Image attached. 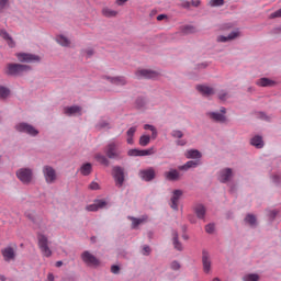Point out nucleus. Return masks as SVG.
I'll use <instances>...</instances> for the list:
<instances>
[{"instance_id": "obj_45", "label": "nucleus", "mask_w": 281, "mask_h": 281, "mask_svg": "<svg viewBox=\"0 0 281 281\" xmlns=\"http://www.w3.org/2000/svg\"><path fill=\"white\" fill-rule=\"evenodd\" d=\"M135 133H137V127H131L127 131L126 135H127V137H134Z\"/></svg>"}, {"instance_id": "obj_8", "label": "nucleus", "mask_w": 281, "mask_h": 281, "mask_svg": "<svg viewBox=\"0 0 281 281\" xmlns=\"http://www.w3.org/2000/svg\"><path fill=\"white\" fill-rule=\"evenodd\" d=\"M113 177H114L115 186L117 188H122V186H124V168L120 166L113 167Z\"/></svg>"}, {"instance_id": "obj_61", "label": "nucleus", "mask_w": 281, "mask_h": 281, "mask_svg": "<svg viewBox=\"0 0 281 281\" xmlns=\"http://www.w3.org/2000/svg\"><path fill=\"white\" fill-rule=\"evenodd\" d=\"M226 97H227L226 93H220V100H225Z\"/></svg>"}, {"instance_id": "obj_35", "label": "nucleus", "mask_w": 281, "mask_h": 281, "mask_svg": "<svg viewBox=\"0 0 281 281\" xmlns=\"http://www.w3.org/2000/svg\"><path fill=\"white\" fill-rule=\"evenodd\" d=\"M150 144V136L149 135H143L139 138V146H148Z\"/></svg>"}, {"instance_id": "obj_34", "label": "nucleus", "mask_w": 281, "mask_h": 281, "mask_svg": "<svg viewBox=\"0 0 281 281\" xmlns=\"http://www.w3.org/2000/svg\"><path fill=\"white\" fill-rule=\"evenodd\" d=\"M94 159H97L99 164H102V166H109V159L102 154H97Z\"/></svg>"}, {"instance_id": "obj_55", "label": "nucleus", "mask_w": 281, "mask_h": 281, "mask_svg": "<svg viewBox=\"0 0 281 281\" xmlns=\"http://www.w3.org/2000/svg\"><path fill=\"white\" fill-rule=\"evenodd\" d=\"M27 218H30L33 223H36V218H34V216H32V214L26 213Z\"/></svg>"}, {"instance_id": "obj_3", "label": "nucleus", "mask_w": 281, "mask_h": 281, "mask_svg": "<svg viewBox=\"0 0 281 281\" xmlns=\"http://www.w3.org/2000/svg\"><path fill=\"white\" fill-rule=\"evenodd\" d=\"M104 153L109 159H120V155H122V150H120V143L110 142L105 146Z\"/></svg>"}, {"instance_id": "obj_40", "label": "nucleus", "mask_w": 281, "mask_h": 281, "mask_svg": "<svg viewBox=\"0 0 281 281\" xmlns=\"http://www.w3.org/2000/svg\"><path fill=\"white\" fill-rule=\"evenodd\" d=\"M131 221H132V227L133 228H135V227H137V225H142V223H144V220L135 218V217H132Z\"/></svg>"}, {"instance_id": "obj_37", "label": "nucleus", "mask_w": 281, "mask_h": 281, "mask_svg": "<svg viewBox=\"0 0 281 281\" xmlns=\"http://www.w3.org/2000/svg\"><path fill=\"white\" fill-rule=\"evenodd\" d=\"M210 5L211 8H218L221 5H225V0H211Z\"/></svg>"}, {"instance_id": "obj_31", "label": "nucleus", "mask_w": 281, "mask_h": 281, "mask_svg": "<svg viewBox=\"0 0 281 281\" xmlns=\"http://www.w3.org/2000/svg\"><path fill=\"white\" fill-rule=\"evenodd\" d=\"M198 218H205V206L198 204L194 209Z\"/></svg>"}, {"instance_id": "obj_5", "label": "nucleus", "mask_w": 281, "mask_h": 281, "mask_svg": "<svg viewBox=\"0 0 281 281\" xmlns=\"http://www.w3.org/2000/svg\"><path fill=\"white\" fill-rule=\"evenodd\" d=\"M81 260L87 267H100V259L88 250L81 254Z\"/></svg>"}, {"instance_id": "obj_63", "label": "nucleus", "mask_w": 281, "mask_h": 281, "mask_svg": "<svg viewBox=\"0 0 281 281\" xmlns=\"http://www.w3.org/2000/svg\"><path fill=\"white\" fill-rule=\"evenodd\" d=\"M0 280H1V281H5V276L1 274V276H0Z\"/></svg>"}, {"instance_id": "obj_58", "label": "nucleus", "mask_w": 281, "mask_h": 281, "mask_svg": "<svg viewBox=\"0 0 281 281\" xmlns=\"http://www.w3.org/2000/svg\"><path fill=\"white\" fill-rule=\"evenodd\" d=\"M87 56H93V49L89 48L86 50Z\"/></svg>"}, {"instance_id": "obj_15", "label": "nucleus", "mask_w": 281, "mask_h": 281, "mask_svg": "<svg viewBox=\"0 0 281 281\" xmlns=\"http://www.w3.org/2000/svg\"><path fill=\"white\" fill-rule=\"evenodd\" d=\"M240 36V32L234 31L228 36L220 35L217 36V43H227V41H234L235 38H238Z\"/></svg>"}, {"instance_id": "obj_7", "label": "nucleus", "mask_w": 281, "mask_h": 281, "mask_svg": "<svg viewBox=\"0 0 281 281\" xmlns=\"http://www.w3.org/2000/svg\"><path fill=\"white\" fill-rule=\"evenodd\" d=\"M15 130L19 133H26V135H32L33 137H36V135H38V131L27 123H19L18 125H15Z\"/></svg>"}, {"instance_id": "obj_62", "label": "nucleus", "mask_w": 281, "mask_h": 281, "mask_svg": "<svg viewBox=\"0 0 281 281\" xmlns=\"http://www.w3.org/2000/svg\"><path fill=\"white\" fill-rule=\"evenodd\" d=\"M63 265V261H57L56 263H55V267H60Z\"/></svg>"}, {"instance_id": "obj_48", "label": "nucleus", "mask_w": 281, "mask_h": 281, "mask_svg": "<svg viewBox=\"0 0 281 281\" xmlns=\"http://www.w3.org/2000/svg\"><path fill=\"white\" fill-rule=\"evenodd\" d=\"M143 256H150V247L149 246L143 247Z\"/></svg>"}, {"instance_id": "obj_38", "label": "nucleus", "mask_w": 281, "mask_h": 281, "mask_svg": "<svg viewBox=\"0 0 281 281\" xmlns=\"http://www.w3.org/2000/svg\"><path fill=\"white\" fill-rule=\"evenodd\" d=\"M245 221L248 225H256V215L248 214Z\"/></svg>"}, {"instance_id": "obj_46", "label": "nucleus", "mask_w": 281, "mask_h": 281, "mask_svg": "<svg viewBox=\"0 0 281 281\" xmlns=\"http://www.w3.org/2000/svg\"><path fill=\"white\" fill-rule=\"evenodd\" d=\"M206 234H214V224H209L205 226Z\"/></svg>"}, {"instance_id": "obj_32", "label": "nucleus", "mask_w": 281, "mask_h": 281, "mask_svg": "<svg viewBox=\"0 0 281 281\" xmlns=\"http://www.w3.org/2000/svg\"><path fill=\"white\" fill-rule=\"evenodd\" d=\"M155 155V148L150 147L149 149H138V157H148Z\"/></svg>"}, {"instance_id": "obj_6", "label": "nucleus", "mask_w": 281, "mask_h": 281, "mask_svg": "<svg viewBox=\"0 0 281 281\" xmlns=\"http://www.w3.org/2000/svg\"><path fill=\"white\" fill-rule=\"evenodd\" d=\"M43 175L46 183H55L56 179H58V176L56 175V169H54L52 166H44Z\"/></svg>"}, {"instance_id": "obj_51", "label": "nucleus", "mask_w": 281, "mask_h": 281, "mask_svg": "<svg viewBox=\"0 0 281 281\" xmlns=\"http://www.w3.org/2000/svg\"><path fill=\"white\" fill-rule=\"evenodd\" d=\"M111 271L115 274L120 273V266H112Z\"/></svg>"}, {"instance_id": "obj_4", "label": "nucleus", "mask_w": 281, "mask_h": 281, "mask_svg": "<svg viewBox=\"0 0 281 281\" xmlns=\"http://www.w3.org/2000/svg\"><path fill=\"white\" fill-rule=\"evenodd\" d=\"M16 177L24 186H30L34 179V172L30 168H21L16 171Z\"/></svg>"}, {"instance_id": "obj_54", "label": "nucleus", "mask_w": 281, "mask_h": 281, "mask_svg": "<svg viewBox=\"0 0 281 281\" xmlns=\"http://www.w3.org/2000/svg\"><path fill=\"white\" fill-rule=\"evenodd\" d=\"M151 137L153 139H157V128L154 127V130H151Z\"/></svg>"}, {"instance_id": "obj_52", "label": "nucleus", "mask_w": 281, "mask_h": 281, "mask_svg": "<svg viewBox=\"0 0 281 281\" xmlns=\"http://www.w3.org/2000/svg\"><path fill=\"white\" fill-rule=\"evenodd\" d=\"M144 130H145V131H155V126L149 125V124H145V125H144Z\"/></svg>"}, {"instance_id": "obj_13", "label": "nucleus", "mask_w": 281, "mask_h": 281, "mask_svg": "<svg viewBox=\"0 0 281 281\" xmlns=\"http://www.w3.org/2000/svg\"><path fill=\"white\" fill-rule=\"evenodd\" d=\"M106 205V202L104 200H97L93 204H89L86 206V210L88 212H98V210H102Z\"/></svg>"}, {"instance_id": "obj_20", "label": "nucleus", "mask_w": 281, "mask_h": 281, "mask_svg": "<svg viewBox=\"0 0 281 281\" xmlns=\"http://www.w3.org/2000/svg\"><path fill=\"white\" fill-rule=\"evenodd\" d=\"M196 90L205 97L214 95V88L210 86H196Z\"/></svg>"}, {"instance_id": "obj_18", "label": "nucleus", "mask_w": 281, "mask_h": 281, "mask_svg": "<svg viewBox=\"0 0 281 281\" xmlns=\"http://www.w3.org/2000/svg\"><path fill=\"white\" fill-rule=\"evenodd\" d=\"M2 256L7 262H10V260H14V258H15L14 248L7 247V248L2 249Z\"/></svg>"}, {"instance_id": "obj_26", "label": "nucleus", "mask_w": 281, "mask_h": 281, "mask_svg": "<svg viewBox=\"0 0 281 281\" xmlns=\"http://www.w3.org/2000/svg\"><path fill=\"white\" fill-rule=\"evenodd\" d=\"M199 164V160H189L184 165L180 166L179 170H190V168H196Z\"/></svg>"}, {"instance_id": "obj_42", "label": "nucleus", "mask_w": 281, "mask_h": 281, "mask_svg": "<svg viewBox=\"0 0 281 281\" xmlns=\"http://www.w3.org/2000/svg\"><path fill=\"white\" fill-rule=\"evenodd\" d=\"M170 269H172V271H179V269H181V263H179V261H172L170 263Z\"/></svg>"}, {"instance_id": "obj_41", "label": "nucleus", "mask_w": 281, "mask_h": 281, "mask_svg": "<svg viewBox=\"0 0 281 281\" xmlns=\"http://www.w3.org/2000/svg\"><path fill=\"white\" fill-rule=\"evenodd\" d=\"M258 274H248L244 277V281H258Z\"/></svg>"}, {"instance_id": "obj_16", "label": "nucleus", "mask_w": 281, "mask_h": 281, "mask_svg": "<svg viewBox=\"0 0 281 281\" xmlns=\"http://www.w3.org/2000/svg\"><path fill=\"white\" fill-rule=\"evenodd\" d=\"M81 112H82V108L78 105L64 108L65 115H81L82 114Z\"/></svg>"}, {"instance_id": "obj_59", "label": "nucleus", "mask_w": 281, "mask_h": 281, "mask_svg": "<svg viewBox=\"0 0 281 281\" xmlns=\"http://www.w3.org/2000/svg\"><path fill=\"white\" fill-rule=\"evenodd\" d=\"M128 0H116L117 5H124Z\"/></svg>"}, {"instance_id": "obj_50", "label": "nucleus", "mask_w": 281, "mask_h": 281, "mask_svg": "<svg viewBox=\"0 0 281 281\" xmlns=\"http://www.w3.org/2000/svg\"><path fill=\"white\" fill-rule=\"evenodd\" d=\"M191 5H193V8H199L201 5V0H192Z\"/></svg>"}, {"instance_id": "obj_56", "label": "nucleus", "mask_w": 281, "mask_h": 281, "mask_svg": "<svg viewBox=\"0 0 281 281\" xmlns=\"http://www.w3.org/2000/svg\"><path fill=\"white\" fill-rule=\"evenodd\" d=\"M191 5H192V2H184V3H182V8H191Z\"/></svg>"}, {"instance_id": "obj_60", "label": "nucleus", "mask_w": 281, "mask_h": 281, "mask_svg": "<svg viewBox=\"0 0 281 281\" xmlns=\"http://www.w3.org/2000/svg\"><path fill=\"white\" fill-rule=\"evenodd\" d=\"M127 144L133 145V136H127Z\"/></svg>"}, {"instance_id": "obj_43", "label": "nucleus", "mask_w": 281, "mask_h": 281, "mask_svg": "<svg viewBox=\"0 0 281 281\" xmlns=\"http://www.w3.org/2000/svg\"><path fill=\"white\" fill-rule=\"evenodd\" d=\"M196 32V29L192 25H188L184 27V34H194Z\"/></svg>"}, {"instance_id": "obj_36", "label": "nucleus", "mask_w": 281, "mask_h": 281, "mask_svg": "<svg viewBox=\"0 0 281 281\" xmlns=\"http://www.w3.org/2000/svg\"><path fill=\"white\" fill-rule=\"evenodd\" d=\"M10 95V89L0 86V98L5 99Z\"/></svg>"}, {"instance_id": "obj_23", "label": "nucleus", "mask_w": 281, "mask_h": 281, "mask_svg": "<svg viewBox=\"0 0 281 281\" xmlns=\"http://www.w3.org/2000/svg\"><path fill=\"white\" fill-rule=\"evenodd\" d=\"M172 240L175 249H177V251H183V244L179 241V234L176 231L172 233Z\"/></svg>"}, {"instance_id": "obj_47", "label": "nucleus", "mask_w": 281, "mask_h": 281, "mask_svg": "<svg viewBox=\"0 0 281 281\" xmlns=\"http://www.w3.org/2000/svg\"><path fill=\"white\" fill-rule=\"evenodd\" d=\"M90 190H100V184L98 182H91L89 186Z\"/></svg>"}, {"instance_id": "obj_22", "label": "nucleus", "mask_w": 281, "mask_h": 281, "mask_svg": "<svg viewBox=\"0 0 281 281\" xmlns=\"http://www.w3.org/2000/svg\"><path fill=\"white\" fill-rule=\"evenodd\" d=\"M257 87H274L276 81L263 77L256 81Z\"/></svg>"}, {"instance_id": "obj_57", "label": "nucleus", "mask_w": 281, "mask_h": 281, "mask_svg": "<svg viewBox=\"0 0 281 281\" xmlns=\"http://www.w3.org/2000/svg\"><path fill=\"white\" fill-rule=\"evenodd\" d=\"M186 140H177V146H186Z\"/></svg>"}, {"instance_id": "obj_21", "label": "nucleus", "mask_w": 281, "mask_h": 281, "mask_svg": "<svg viewBox=\"0 0 281 281\" xmlns=\"http://www.w3.org/2000/svg\"><path fill=\"white\" fill-rule=\"evenodd\" d=\"M0 36L7 42L9 47H15L16 44L14 43V40L12 38V36H10L9 33H7L5 30H0Z\"/></svg>"}, {"instance_id": "obj_14", "label": "nucleus", "mask_w": 281, "mask_h": 281, "mask_svg": "<svg viewBox=\"0 0 281 281\" xmlns=\"http://www.w3.org/2000/svg\"><path fill=\"white\" fill-rule=\"evenodd\" d=\"M183 194V191L176 190L173 191V195L171 198V209L172 210H179V199H181Z\"/></svg>"}, {"instance_id": "obj_2", "label": "nucleus", "mask_w": 281, "mask_h": 281, "mask_svg": "<svg viewBox=\"0 0 281 281\" xmlns=\"http://www.w3.org/2000/svg\"><path fill=\"white\" fill-rule=\"evenodd\" d=\"M37 245L45 258L52 257V249H49V239L46 235L37 233Z\"/></svg>"}, {"instance_id": "obj_25", "label": "nucleus", "mask_w": 281, "mask_h": 281, "mask_svg": "<svg viewBox=\"0 0 281 281\" xmlns=\"http://www.w3.org/2000/svg\"><path fill=\"white\" fill-rule=\"evenodd\" d=\"M251 146L255 148H262L265 146V142L262 140V136H255L250 140Z\"/></svg>"}, {"instance_id": "obj_64", "label": "nucleus", "mask_w": 281, "mask_h": 281, "mask_svg": "<svg viewBox=\"0 0 281 281\" xmlns=\"http://www.w3.org/2000/svg\"><path fill=\"white\" fill-rule=\"evenodd\" d=\"M221 113H226V110H225V108H221Z\"/></svg>"}, {"instance_id": "obj_28", "label": "nucleus", "mask_w": 281, "mask_h": 281, "mask_svg": "<svg viewBox=\"0 0 281 281\" xmlns=\"http://www.w3.org/2000/svg\"><path fill=\"white\" fill-rule=\"evenodd\" d=\"M102 14L106 18V19H113L115 16H117V11L113 10V9H109L108 7L102 9Z\"/></svg>"}, {"instance_id": "obj_33", "label": "nucleus", "mask_w": 281, "mask_h": 281, "mask_svg": "<svg viewBox=\"0 0 281 281\" xmlns=\"http://www.w3.org/2000/svg\"><path fill=\"white\" fill-rule=\"evenodd\" d=\"M57 43L63 47H69V45H71V42H69V38L63 35L57 36Z\"/></svg>"}, {"instance_id": "obj_19", "label": "nucleus", "mask_w": 281, "mask_h": 281, "mask_svg": "<svg viewBox=\"0 0 281 281\" xmlns=\"http://www.w3.org/2000/svg\"><path fill=\"white\" fill-rule=\"evenodd\" d=\"M106 79L112 85H116V87H124L126 85V78L125 77H106Z\"/></svg>"}, {"instance_id": "obj_53", "label": "nucleus", "mask_w": 281, "mask_h": 281, "mask_svg": "<svg viewBox=\"0 0 281 281\" xmlns=\"http://www.w3.org/2000/svg\"><path fill=\"white\" fill-rule=\"evenodd\" d=\"M164 19H168V15H166V14H159V15L157 16V21H164Z\"/></svg>"}, {"instance_id": "obj_17", "label": "nucleus", "mask_w": 281, "mask_h": 281, "mask_svg": "<svg viewBox=\"0 0 281 281\" xmlns=\"http://www.w3.org/2000/svg\"><path fill=\"white\" fill-rule=\"evenodd\" d=\"M218 179H220L221 183H227V181H229V179H232V169L226 168V169H223L222 171H220Z\"/></svg>"}, {"instance_id": "obj_24", "label": "nucleus", "mask_w": 281, "mask_h": 281, "mask_svg": "<svg viewBox=\"0 0 281 281\" xmlns=\"http://www.w3.org/2000/svg\"><path fill=\"white\" fill-rule=\"evenodd\" d=\"M165 177H166V179H167L168 181H179L180 175H179V171L172 169V170H170V171H167V172L165 173Z\"/></svg>"}, {"instance_id": "obj_12", "label": "nucleus", "mask_w": 281, "mask_h": 281, "mask_svg": "<svg viewBox=\"0 0 281 281\" xmlns=\"http://www.w3.org/2000/svg\"><path fill=\"white\" fill-rule=\"evenodd\" d=\"M139 177L140 179H143V181H153V179H155V169L149 168V169L142 170L139 172Z\"/></svg>"}, {"instance_id": "obj_29", "label": "nucleus", "mask_w": 281, "mask_h": 281, "mask_svg": "<svg viewBox=\"0 0 281 281\" xmlns=\"http://www.w3.org/2000/svg\"><path fill=\"white\" fill-rule=\"evenodd\" d=\"M93 170V167L91 166L90 162L85 164L81 168H80V172L81 175H83V177H89V175H91V171Z\"/></svg>"}, {"instance_id": "obj_27", "label": "nucleus", "mask_w": 281, "mask_h": 281, "mask_svg": "<svg viewBox=\"0 0 281 281\" xmlns=\"http://www.w3.org/2000/svg\"><path fill=\"white\" fill-rule=\"evenodd\" d=\"M187 159H201V151L198 149H190L186 153Z\"/></svg>"}, {"instance_id": "obj_9", "label": "nucleus", "mask_w": 281, "mask_h": 281, "mask_svg": "<svg viewBox=\"0 0 281 281\" xmlns=\"http://www.w3.org/2000/svg\"><path fill=\"white\" fill-rule=\"evenodd\" d=\"M16 58L20 63H40L41 61V57L38 55H33L27 53L16 54Z\"/></svg>"}, {"instance_id": "obj_10", "label": "nucleus", "mask_w": 281, "mask_h": 281, "mask_svg": "<svg viewBox=\"0 0 281 281\" xmlns=\"http://www.w3.org/2000/svg\"><path fill=\"white\" fill-rule=\"evenodd\" d=\"M202 267L204 273H210V271H212V257L207 250L202 251Z\"/></svg>"}, {"instance_id": "obj_39", "label": "nucleus", "mask_w": 281, "mask_h": 281, "mask_svg": "<svg viewBox=\"0 0 281 281\" xmlns=\"http://www.w3.org/2000/svg\"><path fill=\"white\" fill-rule=\"evenodd\" d=\"M171 136L175 137V139H181V137H183V132L179 130H173L171 132Z\"/></svg>"}, {"instance_id": "obj_11", "label": "nucleus", "mask_w": 281, "mask_h": 281, "mask_svg": "<svg viewBox=\"0 0 281 281\" xmlns=\"http://www.w3.org/2000/svg\"><path fill=\"white\" fill-rule=\"evenodd\" d=\"M136 78L142 79H150V78H157L159 76L157 71L148 70V69H139L135 72Z\"/></svg>"}, {"instance_id": "obj_1", "label": "nucleus", "mask_w": 281, "mask_h": 281, "mask_svg": "<svg viewBox=\"0 0 281 281\" xmlns=\"http://www.w3.org/2000/svg\"><path fill=\"white\" fill-rule=\"evenodd\" d=\"M27 71H32V67L23 64H8L5 75L23 76V74H27Z\"/></svg>"}, {"instance_id": "obj_44", "label": "nucleus", "mask_w": 281, "mask_h": 281, "mask_svg": "<svg viewBox=\"0 0 281 281\" xmlns=\"http://www.w3.org/2000/svg\"><path fill=\"white\" fill-rule=\"evenodd\" d=\"M127 155H128L130 157H139V149H130V150L127 151Z\"/></svg>"}, {"instance_id": "obj_30", "label": "nucleus", "mask_w": 281, "mask_h": 281, "mask_svg": "<svg viewBox=\"0 0 281 281\" xmlns=\"http://www.w3.org/2000/svg\"><path fill=\"white\" fill-rule=\"evenodd\" d=\"M209 117H211V120H214V122H225V115L218 112L209 113Z\"/></svg>"}, {"instance_id": "obj_49", "label": "nucleus", "mask_w": 281, "mask_h": 281, "mask_svg": "<svg viewBox=\"0 0 281 281\" xmlns=\"http://www.w3.org/2000/svg\"><path fill=\"white\" fill-rule=\"evenodd\" d=\"M10 0H0V10H3V8H5V5H8Z\"/></svg>"}]
</instances>
